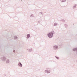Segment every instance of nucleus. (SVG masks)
Returning <instances> with one entry per match:
<instances>
[{
    "label": "nucleus",
    "instance_id": "f03ea898",
    "mask_svg": "<svg viewBox=\"0 0 77 77\" xmlns=\"http://www.w3.org/2000/svg\"><path fill=\"white\" fill-rule=\"evenodd\" d=\"M29 37H30V35L29 34H28L27 35V37L28 38H29Z\"/></svg>",
    "mask_w": 77,
    "mask_h": 77
},
{
    "label": "nucleus",
    "instance_id": "39448f33",
    "mask_svg": "<svg viewBox=\"0 0 77 77\" xmlns=\"http://www.w3.org/2000/svg\"><path fill=\"white\" fill-rule=\"evenodd\" d=\"M77 50V48H75V49H73V51H75V50Z\"/></svg>",
    "mask_w": 77,
    "mask_h": 77
},
{
    "label": "nucleus",
    "instance_id": "f257e3e1",
    "mask_svg": "<svg viewBox=\"0 0 77 77\" xmlns=\"http://www.w3.org/2000/svg\"><path fill=\"white\" fill-rule=\"evenodd\" d=\"M53 34L52 32L48 34V37H49V38H52L53 36Z\"/></svg>",
    "mask_w": 77,
    "mask_h": 77
},
{
    "label": "nucleus",
    "instance_id": "423d86ee",
    "mask_svg": "<svg viewBox=\"0 0 77 77\" xmlns=\"http://www.w3.org/2000/svg\"><path fill=\"white\" fill-rule=\"evenodd\" d=\"M13 52H14V53H15V51H13Z\"/></svg>",
    "mask_w": 77,
    "mask_h": 77
},
{
    "label": "nucleus",
    "instance_id": "7ed1b4c3",
    "mask_svg": "<svg viewBox=\"0 0 77 77\" xmlns=\"http://www.w3.org/2000/svg\"><path fill=\"white\" fill-rule=\"evenodd\" d=\"M19 65H20V66H22V64H21V63H20L19 64Z\"/></svg>",
    "mask_w": 77,
    "mask_h": 77
},
{
    "label": "nucleus",
    "instance_id": "20e7f679",
    "mask_svg": "<svg viewBox=\"0 0 77 77\" xmlns=\"http://www.w3.org/2000/svg\"><path fill=\"white\" fill-rule=\"evenodd\" d=\"M61 1L62 2H65V0H61Z\"/></svg>",
    "mask_w": 77,
    "mask_h": 77
}]
</instances>
